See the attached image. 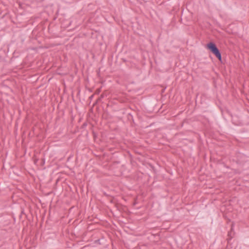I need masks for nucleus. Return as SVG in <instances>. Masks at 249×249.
<instances>
[{"label":"nucleus","instance_id":"f257e3e1","mask_svg":"<svg viewBox=\"0 0 249 249\" xmlns=\"http://www.w3.org/2000/svg\"><path fill=\"white\" fill-rule=\"evenodd\" d=\"M207 48L215 55V56L219 60H221V55L220 51L214 43L210 42L207 44Z\"/></svg>","mask_w":249,"mask_h":249},{"label":"nucleus","instance_id":"f03ea898","mask_svg":"<svg viewBox=\"0 0 249 249\" xmlns=\"http://www.w3.org/2000/svg\"><path fill=\"white\" fill-rule=\"evenodd\" d=\"M144 1H148V0H143Z\"/></svg>","mask_w":249,"mask_h":249}]
</instances>
